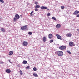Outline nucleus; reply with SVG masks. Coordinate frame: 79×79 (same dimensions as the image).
<instances>
[{
  "label": "nucleus",
  "instance_id": "f257e3e1",
  "mask_svg": "<svg viewBox=\"0 0 79 79\" xmlns=\"http://www.w3.org/2000/svg\"><path fill=\"white\" fill-rule=\"evenodd\" d=\"M66 46L62 45L59 47V49L61 50H66Z\"/></svg>",
  "mask_w": 79,
  "mask_h": 79
},
{
  "label": "nucleus",
  "instance_id": "f03ea898",
  "mask_svg": "<svg viewBox=\"0 0 79 79\" xmlns=\"http://www.w3.org/2000/svg\"><path fill=\"white\" fill-rule=\"evenodd\" d=\"M57 55L59 56H62L63 55V52L61 51L58 52H57Z\"/></svg>",
  "mask_w": 79,
  "mask_h": 79
},
{
  "label": "nucleus",
  "instance_id": "7ed1b4c3",
  "mask_svg": "<svg viewBox=\"0 0 79 79\" xmlns=\"http://www.w3.org/2000/svg\"><path fill=\"white\" fill-rule=\"evenodd\" d=\"M28 45V43L27 41H23V45L24 47H26Z\"/></svg>",
  "mask_w": 79,
  "mask_h": 79
},
{
  "label": "nucleus",
  "instance_id": "20e7f679",
  "mask_svg": "<svg viewBox=\"0 0 79 79\" xmlns=\"http://www.w3.org/2000/svg\"><path fill=\"white\" fill-rule=\"evenodd\" d=\"M26 29H27V26H25L21 27V29L22 30H25Z\"/></svg>",
  "mask_w": 79,
  "mask_h": 79
},
{
  "label": "nucleus",
  "instance_id": "39448f33",
  "mask_svg": "<svg viewBox=\"0 0 79 79\" xmlns=\"http://www.w3.org/2000/svg\"><path fill=\"white\" fill-rule=\"evenodd\" d=\"M56 37H57V39H60V40H61V36L60 35H59L58 34H56Z\"/></svg>",
  "mask_w": 79,
  "mask_h": 79
},
{
  "label": "nucleus",
  "instance_id": "423d86ee",
  "mask_svg": "<svg viewBox=\"0 0 79 79\" xmlns=\"http://www.w3.org/2000/svg\"><path fill=\"white\" fill-rule=\"evenodd\" d=\"M69 46H75V45L74 44V43L71 42L69 43Z\"/></svg>",
  "mask_w": 79,
  "mask_h": 79
},
{
  "label": "nucleus",
  "instance_id": "0eeeda50",
  "mask_svg": "<svg viewBox=\"0 0 79 79\" xmlns=\"http://www.w3.org/2000/svg\"><path fill=\"white\" fill-rule=\"evenodd\" d=\"M72 35V34H71L70 33H69L66 34V36L67 37H71Z\"/></svg>",
  "mask_w": 79,
  "mask_h": 79
},
{
  "label": "nucleus",
  "instance_id": "6e6552de",
  "mask_svg": "<svg viewBox=\"0 0 79 79\" xmlns=\"http://www.w3.org/2000/svg\"><path fill=\"white\" fill-rule=\"evenodd\" d=\"M79 13V11L77 10L75 11L74 13H73V15H77Z\"/></svg>",
  "mask_w": 79,
  "mask_h": 79
},
{
  "label": "nucleus",
  "instance_id": "1a4fd4ad",
  "mask_svg": "<svg viewBox=\"0 0 79 79\" xmlns=\"http://www.w3.org/2000/svg\"><path fill=\"white\" fill-rule=\"evenodd\" d=\"M52 37H53V35L52 34H50L48 35V38L49 39H51L52 38Z\"/></svg>",
  "mask_w": 79,
  "mask_h": 79
},
{
  "label": "nucleus",
  "instance_id": "9d476101",
  "mask_svg": "<svg viewBox=\"0 0 79 79\" xmlns=\"http://www.w3.org/2000/svg\"><path fill=\"white\" fill-rule=\"evenodd\" d=\"M61 27V25L60 24H58L56 25V27L57 29H59Z\"/></svg>",
  "mask_w": 79,
  "mask_h": 79
},
{
  "label": "nucleus",
  "instance_id": "9b49d317",
  "mask_svg": "<svg viewBox=\"0 0 79 79\" xmlns=\"http://www.w3.org/2000/svg\"><path fill=\"white\" fill-rule=\"evenodd\" d=\"M41 8L42 10H46L47 8V7L46 6H42L41 7Z\"/></svg>",
  "mask_w": 79,
  "mask_h": 79
},
{
  "label": "nucleus",
  "instance_id": "f8f14e48",
  "mask_svg": "<svg viewBox=\"0 0 79 79\" xmlns=\"http://www.w3.org/2000/svg\"><path fill=\"white\" fill-rule=\"evenodd\" d=\"M6 72L7 73H11V70L10 69H7L6 70Z\"/></svg>",
  "mask_w": 79,
  "mask_h": 79
},
{
  "label": "nucleus",
  "instance_id": "ddd939ff",
  "mask_svg": "<svg viewBox=\"0 0 79 79\" xmlns=\"http://www.w3.org/2000/svg\"><path fill=\"white\" fill-rule=\"evenodd\" d=\"M46 37L45 36L43 38V41L44 42H46Z\"/></svg>",
  "mask_w": 79,
  "mask_h": 79
},
{
  "label": "nucleus",
  "instance_id": "4468645a",
  "mask_svg": "<svg viewBox=\"0 0 79 79\" xmlns=\"http://www.w3.org/2000/svg\"><path fill=\"white\" fill-rule=\"evenodd\" d=\"M15 18H16L17 19H19V18H20V17L18 14H16L15 15Z\"/></svg>",
  "mask_w": 79,
  "mask_h": 79
},
{
  "label": "nucleus",
  "instance_id": "2eb2a0df",
  "mask_svg": "<svg viewBox=\"0 0 79 79\" xmlns=\"http://www.w3.org/2000/svg\"><path fill=\"white\" fill-rule=\"evenodd\" d=\"M13 54V51H10L9 53V55L10 56H11V55H12Z\"/></svg>",
  "mask_w": 79,
  "mask_h": 79
},
{
  "label": "nucleus",
  "instance_id": "dca6fc26",
  "mask_svg": "<svg viewBox=\"0 0 79 79\" xmlns=\"http://www.w3.org/2000/svg\"><path fill=\"white\" fill-rule=\"evenodd\" d=\"M33 75L35 76V77H38V75H37V74L36 73H33Z\"/></svg>",
  "mask_w": 79,
  "mask_h": 79
},
{
  "label": "nucleus",
  "instance_id": "f3484780",
  "mask_svg": "<svg viewBox=\"0 0 79 79\" xmlns=\"http://www.w3.org/2000/svg\"><path fill=\"white\" fill-rule=\"evenodd\" d=\"M23 64H27V61L23 60Z\"/></svg>",
  "mask_w": 79,
  "mask_h": 79
},
{
  "label": "nucleus",
  "instance_id": "a211bd4d",
  "mask_svg": "<svg viewBox=\"0 0 79 79\" xmlns=\"http://www.w3.org/2000/svg\"><path fill=\"white\" fill-rule=\"evenodd\" d=\"M35 8H40V6L37 5L35 6Z\"/></svg>",
  "mask_w": 79,
  "mask_h": 79
},
{
  "label": "nucleus",
  "instance_id": "6ab92c4d",
  "mask_svg": "<svg viewBox=\"0 0 79 79\" xmlns=\"http://www.w3.org/2000/svg\"><path fill=\"white\" fill-rule=\"evenodd\" d=\"M33 70L34 71H37V69L35 67H34L33 68Z\"/></svg>",
  "mask_w": 79,
  "mask_h": 79
},
{
  "label": "nucleus",
  "instance_id": "aec40b11",
  "mask_svg": "<svg viewBox=\"0 0 79 79\" xmlns=\"http://www.w3.org/2000/svg\"><path fill=\"white\" fill-rule=\"evenodd\" d=\"M52 19H53L55 21H56V18H55V17H52Z\"/></svg>",
  "mask_w": 79,
  "mask_h": 79
},
{
  "label": "nucleus",
  "instance_id": "412c9836",
  "mask_svg": "<svg viewBox=\"0 0 79 79\" xmlns=\"http://www.w3.org/2000/svg\"><path fill=\"white\" fill-rule=\"evenodd\" d=\"M20 74L21 75H23V72H22V71L20 70L19 71Z\"/></svg>",
  "mask_w": 79,
  "mask_h": 79
},
{
  "label": "nucleus",
  "instance_id": "4be33fe9",
  "mask_svg": "<svg viewBox=\"0 0 79 79\" xmlns=\"http://www.w3.org/2000/svg\"><path fill=\"white\" fill-rule=\"evenodd\" d=\"M17 20V19H16V18L15 17L14 18V21H16Z\"/></svg>",
  "mask_w": 79,
  "mask_h": 79
},
{
  "label": "nucleus",
  "instance_id": "5701e85b",
  "mask_svg": "<svg viewBox=\"0 0 79 79\" xmlns=\"http://www.w3.org/2000/svg\"><path fill=\"white\" fill-rule=\"evenodd\" d=\"M28 34H29V35H32V32L30 31V32H29L28 33Z\"/></svg>",
  "mask_w": 79,
  "mask_h": 79
},
{
  "label": "nucleus",
  "instance_id": "b1692460",
  "mask_svg": "<svg viewBox=\"0 0 79 79\" xmlns=\"http://www.w3.org/2000/svg\"><path fill=\"white\" fill-rule=\"evenodd\" d=\"M1 31H2V32H5V29H4L3 28H1Z\"/></svg>",
  "mask_w": 79,
  "mask_h": 79
},
{
  "label": "nucleus",
  "instance_id": "393cba45",
  "mask_svg": "<svg viewBox=\"0 0 79 79\" xmlns=\"http://www.w3.org/2000/svg\"><path fill=\"white\" fill-rule=\"evenodd\" d=\"M48 16H50L51 15L50 13H48L47 15Z\"/></svg>",
  "mask_w": 79,
  "mask_h": 79
},
{
  "label": "nucleus",
  "instance_id": "a878e982",
  "mask_svg": "<svg viewBox=\"0 0 79 79\" xmlns=\"http://www.w3.org/2000/svg\"><path fill=\"white\" fill-rule=\"evenodd\" d=\"M61 9H64V6H61Z\"/></svg>",
  "mask_w": 79,
  "mask_h": 79
},
{
  "label": "nucleus",
  "instance_id": "bb28decb",
  "mask_svg": "<svg viewBox=\"0 0 79 79\" xmlns=\"http://www.w3.org/2000/svg\"><path fill=\"white\" fill-rule=\"evenodd\" d=\"M32 13H33V11H32L31 13H30V15L31 16H32Z\"/></svg>",
  "mask_w": 79,
  "mask_h": 79
},
{
  "label": "nucleus",
  "instance_id": "cd10ccee",
  "mask_svg": "<svg viewBox=\"0 0 79 79\" xmlns=\"http://www.w3.org/2000/svg\"><path fill=\"white\" fill-rule=\"evenodd\" d=\"M53 42V40H51L50 41V43H52V42Z\"/></svg>",
  "mask_w": 79,
  "mask_h": 79
},
{
  "label": "nucleus",
  "instance_id": "c85d7f7f",
  "mask_svg": "<svg viewBox=\"0 0 79 79\" xmlns=\"http://www.w3.org/2000/svg\"><path fill=\"white\" fill-rule=\"evenodd\" d=\"M67 52H68V53H69V54L71 55V52H70V51H67Z\"/></svg>",
  "mask_w": 79,
  "mask_h": 79
},
{
  "label": "nucleus",
  "instance_id": "c756f323",
  "mask_svg": "<svg viewBox=\"0 0 79 79\" xmlns=\"http://www.w3.org/2000/svg\"><path fill=\"white\" fill-rule=\"evenodd\" d=\"M0 2L1 3H4V1L3 0H0Z\"/></svg>",
  "mask_w": 79,
  "mask_h": 79
},
{
  "label": "nucleus",
  "instance_id": "7c9ffc66",
  "mask_svg": "<svg viewBox=\"0 0 79 79\" xmlns=\"http://www.w3.org/2000/svg\"><path fill=\"white\" fill-rule=\"evenodd\" d=\"M26 68L27 69H29V68H30V67L29 66H27L26 67Z\"/></svg>",
  "mask_w": 79,
  "mask_h": 79
},
{
  "label": "nucleus",
  "instance_id": "2f4dec72",
  "mask_svg": "<svg viewBox=\"0 0 79 79\" xmlns=\"http://www.w3.org/2000/svg\"><path fill=\"white\" fill-rule=\"evenodd\" d=\"M38 3V2H36L35 3V5H37Z\"/></svg>",
  "mask_w": 79,
  "mask_h": 79
},
{
  "label": "nucleus",
  "instance_id": "473e14b6",
  "mask_svg": "<svg viewBox=\"0 0 79 79\" xmlns=\"http://www.w3.org/2000/svg\"><path fill=\"white\" fill-rule=\"evenodd\" d=\"M35 10L36 11H38V9L36 8L35 9Z\"/></svg>",
  "mask_w": 79,
  "mask_h": 79
},
{
  "label": "nucleus",
  "instance_id": "72a5a7b5",
  "mask_svg": "<svg viewBox=\"0 0 79 79\" xmlns=\"http://www.w3.org/2000/svg\"><path fill=\"white\" fill-rule=\"evenodd\" d=\"M76 17H77V18H79V14L77 15L76 16Z\"/></svg>",
  "mask_w": 79,
  "mask_h": 79
},
{
  "label": "nucleus",
  "instance_id": "f704fd0d",
  "mask_svg": "<svg viewBox=\"0 0 79 79\" xmlns=\"http://www.w3.org/2000/svg\"><path fill=\"white\" fill-rule=\"evenodd\" d=\"M9 61L10 63H12V62H11L10 60H9Z\"/></svg>",
  "mask_w": 79,
  "mask_h": 79
},
{
  "label": "nucleus",
  "instance_id": "c9c22d12",
  "mask_svg": "<svg viewBox=\"0 0 79 79\" xmlns=\"http://www.w3.org/2000/svg\"><path fill=\"white\" fill-rule=\"evenodd\" d=\"M3 62H1L0 64H3Z\"/></svg>",
  "mask_w": 79,
  "mask_h": 79
},
{
  "label": "nucleus",
  "instance_id": "e433bc0d",
  "mask_svg": "<svg viewBox=\"0 0 79 79\" xmlns=\"http://www.w3.org/2000/svg\"><path fill=\"white\" fill-rule=\"evenodd\" d=\"M77 31H79V29H77Z\"/></svg>",
  "mask_w": 79,
  "mask_h": 79
},
{
  "label": "nucleus",
  "instance_id": "4c0bfd02",
  "mask_svg": "<svg viewBox=\"0 0 79 79\" xmlns=\"http://www.w3.org/2000/svg\"><path fill=\"white\" fill-rule=\"evenodd\" d=\"M47 10H49V9H47Z\"/></svg>",
  "mask_w": 79,
  "mask_h": 79
}]
</instances>
